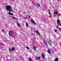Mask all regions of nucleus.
I'll return each instance as SVG.
<instances>
[{
	"label": "nucleus",
	"instance_id": "5",
	"mask_svg": "<svg viewBox=\"0 0 61 61\" xmlns=\"http://www.w3.org/2000/svg\"><path fill=\"white\" fill-rule=\"evenodd\" d=\"M34 31L36 32V33H37L38 35H40V33H39V32H38V31L36 30H35Z\"/></svg>",
	"mask_w": 61,
	"mask_h": 61
},
{
	"label": "nucleus",
	"instance_id": "25",
	"mask_svg": "<svg viewBox=\"0 0 61 61\" xmlns=\"http://www.w3.org/2000/svg\"><path fill=\"white\" fill-rule=\"evenodd\" d=\"M0 44H2V45L3 44V43H0Z\"/></svg>",
	"mask_w": 61,
	"mask_h": 61
},
{
	"label": "nucleus",
	"instance_id": "27",
	"mask_svg": "<svg viewBox=\"0 0 61 61\" xmlns=\"http://www.w3.org/2000/svg\"><path fill=\"white\" fill-rule=\"evenodd\" d=\"M60 31L61 32V30H60Z\"/></svg>",
	"mask_w": 61,
	"mask_h": 61
},
{
	"label": "nucleus",
	"instance_id": "1",
	"mask_svg": "<svg viewBox=\"0 0 61 61\" xmlns=\"http://www.w3.org/2000/svg\"><path fill=\"white\" fill-rule=\"evenodd\" d=\"M12 7L10 5H7L6 6V10L7 11H8L9 12L8 13V14H9L11 15H13V14L12 13H11L10 12H11V10L12 9Z\"/></svg>",
	"mask_w": 61,
	"mask_h": 61
},
{
	"label": "nucleus",
	"instance_id": "8",
	"mask_svg": "<svg viewBox=\"0 0 61 61\" xmlns=\"http://www.w3.org/2000/svg\"><path fill=\"white\" fill-rule=\"evenodd\" d=\"M51 42H52V41H51V40H49V41L48 43V44H51Z\"/></svg>",
	"mask_w": 61,
	"mask_h": 61
},
{
	"label": "nucleus",
	"instance_id": "10",
	"mask_svg": "<svg viewBox=\"0 0 61 61\" xmlns=\"http://www.w3.org/2000/svg\"><path fill=\"white\" fill-rule=\"evenodd\" d=\"M9 51H10V52L13 51L10 48H9Z\"/></svg>",
	"mask_w": 61,
	"mask_h": 61
},
{
	"label": "nucleus",
	"instance_id": "24",
	"mask_svg": "<svg viewBox=\"0 0 61 61\" xmlns=\"http://www.w3.org/2000/svg\"><path fill=\"white\" fill-rule=\"evenodd\" d=\"M56 31H57V30H55V32H56Z\"/></svg>",
	"mask_w": 61,
	"mask_h": 61
},
{
	"label": "nucleus",
	"instance_id": "3",
	"mask_svg": "<svg viewBox=\"0 0 61 61\" xmlns=\"http://www.w3.org/2000/svg\"><path fill=\"white\" fill-rule=\"evenodd\" d=\"M36 60H39V59H41V57H40V56L38 57H36Z\"/></svg>",
	"mask_w": 61,
	"mask_h": 61
},
{
	"label": "nucleus",
	"instance_id": "18",
	"mask_svg": "<svg viewBox=\"0 0 61 61\" xmlns=\"http://www.w3.org/2000/svg\"><path fill=\"white\" fill-rule=\"evenodd\" d=\"M29 61H32V59H31V58H29Z\"/></svg>",
	"mask_w": 61,
	"mask_h": 61
},
{
	"label": "nucleus",
	"instance_id": "12",
	"mask_svg": "<svg viewBox=\"0 0 61 61\" xmlns=\"http://www.w3.org/2000/svg\"><path fill=\"white\" fill-rule=\"evenodd\" d=\"M47 52H48V53H49V54H51V51H50V50H48Z\"/></svg>",
	"mask_w": 61,
	"mask_h": 61
},
{
	"label": "nucleus",
	"instance_id": "28",
	"mask_svg": "<svg viewBox=\"0 0 61 61\" xmlns=\"http://www.w3.org/2000/svg\"><path fill=\"white\" fill-rule=\"evenodd\" d=\"M57 1H59V0H57Z\"/></svg>",
	"mask_w": 61,
	"mask_h": 61
},
{
	"label": "nucleus",
	"instance_id": "23",
	"mask_svg": "<svg viewBox=\"0 0 61 61\" xmlns=\"http://www.w3.org/2000/svg\"><path fill=\"white\" fill-rule=\"evenodd\" d=\"M49 14L50 15H51V13H50V11H49Z\"/></svg>",
	"mask_w": 61,
	"mask_h": 61
},
{
	"label": "nucleus",
	"instance_id": "11",
	"mask_svg": "<svg viewBox=\"0 0 61 61\" xmlns=\"http://www.w3.org/2000/svg\"><path fill=\"white\" fill-rule=\"evenodd\" d=\"M57 23L58 24H59V23H60V21L59 20H57Z\"/></svg>",
	"mask_w": 61,
	"mask_h": 61
},
{
	"label": "nucleus",
	"instance_id": "29",
	"mask_svg": "<svg viewBox=\"0 0 61 61\" xmlns=\"http://www.w3.org/2000/svg\"><path fill=\"white\" fill-rule=\"evenodd\" d=\"M60 26H61V24H60Z\"/></svg>",
	"mask_w": 61,
	"mask_h": 61
},
{
	"label": "nucleus",
	"instance_id": "15",
	"mask_svg": "<svg viewBox=\"0 0 61 61\" xmlns=\"http://www.w3.org/2000/svg\"><path fill=\"white\" fill-rule=\"evenodd\" d=\"M12 50V51H14L15 50V48L12 47L11 49Z\"/></svg>",
	"mask_w": 61,
	"mask_h": 61
},
{
	"label": "nucleus",
	"instance_id": "26",
	"mask_svg": "<svg viewBox=\"0 0 61 61\" xmlns=\"http://www.w3.org/2000/svg\"><path fill=\"white\" fill-rule=\"evenodd\" d=\"M1 31H4V30H2Z\"/></svg>",
	"mask_w": 61,
	"mask_h": 61
},
{
	"label": "nucleus",
	"instance_id": "22",
	"mask_svg": "<svg viewBox=\"0 0 61 61\" xmlns=\"http://www.w3.org/2000/svg\"><path fill=\"white\" fill-rule=\"evenodd\" d=\"M26 48H27V49L28 50H29V48H28V47H26Z\"/></svg>",
	"mask_w": 61,
	"mask_h": 61
},
{
	"label": "nucleus",
	"instance_id": "20",
	"mask_svg": "<svg viewBox=\"0 0 61 61\" xmlns=\"http://www.w3.org/2000/svg\"><path fill=\"white\" fill-rule=\"evenodd\" d=\"M33 49L34 50H36V47H33Z\"/></svg>",
	"mask_w": 61,
	"mask_h": 61
},
{
	"label": "nucleus",
	"instance_id": "21",
	"mask_svg": "<svg viewBox=\"0 0 61 61\" xmlns=\"http://www.w3.org/2000/svg\"><path fill=\"white\" fill-rule=\"evenodd\" d=\"M24 19L25 20V19H27L26 17H24Z\"/></svg>",
	"mask_w": 61,
	"mask_h": 61
},
{
	"label": "nucleus",
	"instance_id": "7",
	"mask_svg": "<svg viewBox=\"0 0 61 61\" xmlns=\"http://www.w3.org/2000/svg\"><path fill=\"white\" fill-rule=\"evenodd\" d=\"M31 20L32 22V23H33V24H34L35 25H36V24L35 23V21H33V20L32 19H31Z\"/></svg>",
	"mask_w": 61,
	"mask_h": 61
},
{
	"label": "nucleus",
	"instance_id": "19",
	"mask_svg": "<svg viewBox=\"0 0 61 61\" xmlns=\"http://www.w3.org/2000/svg\"><path fill=\"white\" fill-rule=\"evenodd\" d=\"M37 6L38 7H39L40 6V4H39V3H38L37 4Z\"/></svg>",
	"mask_w": 61,
	"mask_h": 61
},
{
	"label": "nucleus",
	"instance_id": "14",
	"mask_svg": "<svg viewBox=\"0 0 61 61\" xmlns=\"http://www.w3.org/2000/svg\"><path fill=\"white\" fill-rule=\"evenodd\" d=\"M12 18L13 19H17V20L18 19L17 18H15V17L14 16L12 17Z\"/></svg>",
	"mask_w": 61,
	"mask_h": 61
},
{
	"label": "nucleus",
	"instance_id": "16",
	"mask_svg": "<svg viewBox=\"0 0 61 61\" xmlns=\"http://www.w3.org/2000/svg\"><path fill=\"white\" fill-rule=\"evenodd\" d=\"M26 26H27V27H28V23H26Z\"/></svg>",
	"mask_w": 61,
	"mask_h": 61
},
{
	"label": "nucleus",
	"instance_id": "6",
	"mask_svg": "<svg viewBox=\"0 0 61 61\" xmlns=\"http://www.w3.org/2000/svg\"><path fill=\"white\" fill-rule=\"evenodd\" d=\"M54 15H58V11L54 12Z\"/></svg>",
	"mask_w": 61,
	"mask_h": 61
},
{
	"label": "nucleus",
	"instance_id": "13",
	"mask_svg": "<svg viewBox=\"0 0 61 61\" xmlns=\"http://www.w3.org/2000/svg\"><path fill=\"white\" fill-rule=\"evenodd\" d=\"M45 55H44V54H42V58H45Z\"/></svg>",
	"mask_w": 61,
	"mask_h": 61
},
{
	"label": "nucleus",
	"instance_id": "17",
	"mask_svg": "<svg viewBox=\"0 0 61 61\" xmlns=\"http://www.w3.org/2000/svg\"><path fill=\"white\" fill-rule=\"evenodd\" d=\"M17 24L18 26H19L20 25V24H19V23H17Z\"/></svg>",
	"mask_w": 61,
	"mask_h": 61
},
{
	"label": "nucleus",
	"instance_id": "9",
	"mask_svg": "<svg viewBox=\"0 0 61 61\" xmlns=\"http://www.w3.org/2000/svg\"><path fill=\"white\" fill-rule=\"evenodd\" d=\"M55 61H58V58H56L55 59Z\"/></svg>",
	"mask_w": 61,
	"mask_h": 61
},
{
	"label": "nucleus",
	"instance_id": "2",
	"mask_svg": "<svg viewBox=\"0 0 61 61\" xmlns=\"http://www.w3.org/2000/svg\"><path fill=\"white\" fill-rule=\"evenodd\" d=\"M12 32H13V31L11 30H10L9 32V34L10 36H11L10 35H11V34H12Z\"/></svg>",
	"mask_w": 61,
	"mask_h": 61
},
{
	"label": "nucleus",
	"instance_id": "4",
	"mask_svg": "<svg viewBox=\"0 0 61 61\" xmlns=\"http://www.w3.org/2000/svg\"><path fill=\"white\" fill-rule=\"evenodd\" d=\"M43 41L44 43L46 45V46H47V43L46 42V41H45V40H44Z\"/></svg>",
	"mask_w": 61,
	"mask_h": 61
}]
</instances>
